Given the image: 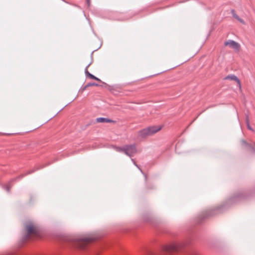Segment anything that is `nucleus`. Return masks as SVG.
<instances>
[{"instance_id":"20e7f679","label":"nucleus","mask_w":255,"mask_h":255,"mask_svg":"<svg viewBox=\"0 0 255 255\" xmlns=\"http://www.w3.org/2000/svg\"><path fill=\"white\" fill-rule=\"evenodd\" d=\"M91 241L92 239L90 238H80L77 239L75 245L78 248L84 249Z\"/></svg>"},{"instance_id":"39448f33","label":"nucleus","mask_w":255,"mask_h":255,"mask_svg":"<svg viewBox=\"0 0 255 255\" xmlns=\"http://www.w3.org/2000/svg\"><path fill=\"white\" fill-rule=\"evenodd\" d=\"M224 45L225 46H229L230 48L234 49L236 51H239L241 49L240 44L232 40H229L225 41L224 42Z\"/></svg>"},{"instance_id":"1a4fd4ad","label":"nucleus","mask_w":255,"mask_h":255,"mask_svg":"<svg viewBox=\"0 0 255 255\" xmlns=\"http://www.w3.org/2000/svg\"><path fill=\"white\" fill-rule=\"evenodd\" d=\"M232 14H233V16L234 18H235L236 19H237L238 20H239L240 22L243 23V24H245V22L244 21L240 18L238 15L235 13V11L234 10H232Z\"/></svg>"},{"instance_id":"f03ea898","label":"nucleus","mask_w":255,"mask_h":255,"mask_svg":"<svg viewBox=\"0 0 255 255\" xmlns=\"http://www.w3.org/2000/svg\"><path fill=\"white\" fill-rule=\"evenodd\" d=\"M185 246L184 243L182 242H172L167 244L162 245L161 252L170 253L177 252L183 249Z\"/></svg>"},{"instance_id":"7ed1b4c3","label":"nucleus","mask_w":255,"mask_h":255,"mask_svg":"<svg viewBox=\"0 0 255 255\" xmlns=\"http://www.w3.org/2000/svg\"><path fill=\"white\" fill-rule=\"evenodd\" d=\"M25 232L26 234L25 238L28 239L30 237H37L39 236V229L33 223H28L25 225Z\"/></svg>"},{"instance_id":"9b49d317","label":"nucleus","mask_w":255,"mask_h":255,"mask_svg":"<svg viewBox=\"0 0 255 255\" xmlns=\"http://www.w3.org/2000/svg\"><path fill=\"white\" fill-rule=\"evenodd\" d=\"M98 84L95 83H88L84 88V90L86 89L87 87H90V86H97Z\"/></svg>"},{"instance_id":"423d86ee","label":"nucleus","mask_w":255,"mask_h":255,"mask_svg":"<svg viewBox=\"0 0 255 255\" xmlns=\"http://www.w3.org/2000/svg\"><path fill=\"white\" fill-rule=\"evenodd\" d=\"M121 151H123L126 154L130 156L136 152V148L135 145H130L122 148Z\"/></svg>"},{"instance_id":"6e6552de","label":"nucleus","mask_w":255,"mask_h":255,"mask_svg":"<svg viewBox=\"0 0 255 255\" xmlns=\"http://www.w3.org/2000/svg\"><path fill=\"white\" fill-rule=\"evenodd\" d=\"M96 121L98 123H111L112 122L111 120L104 118H97Z\"/></svg>"},{"instance_id":"f8f14e48","label":"nucleus","mask_w":255,"mask_h":255,"mask_svg":"<svg viewBox=\"0 0 255 255\" xmlns=\"http://www.w3.org/2000/svg\"><path fill=\"white\" fill-rule=\"evenodd\" d=\"M87 1H88V2H89V0H87Z\"/></svg>"},{"instance_id":"0eeeda50","label":"nucleus","mask_w":255,"mask_h":255,"mask_svg":"<svg viewBox=\"0 0 255 255\" xmlns=\"http://www.w3.org/2000/svg\"><path fill=\"white\" fill-rule=\"evenodd\" d=\"M225 79H230L232 80L235 81L239 87L240 88H241V84L240 80L238 78V77L235 75H229L225 78Z\"/></svg>"},{"instance_id":"f257e3e1","label":"nucleus","mask_w":255,"mask_h":255,"mask_svg":"<svg viewBox=\"0 0 255 255\" xmlns=\"http://www.w3.org/2000/svg\"><path fill=\"white\" fill-rule=\"evenodd\" d=\"M162 126H152L144 128L137 132V138L138 139H145L148 136H152L162 128Z\"/></svg>"},{"instance_id":"9d476101","label":"nucleus","mask_w":255,"mask_h":255,"mask_svg":"<svg viewBox=\"0 0 255 255\" xmlns=\"http://www.w3.org/2000/svg\"><path fill=\"white\" fill-rule=\"evenodd\" d=\"M88 76L91 79H94L95 80H97V81H101L100 79H99L98 78H97L95 76H94L93 75L88 73Z\"/></svg>"}]
</instances>
